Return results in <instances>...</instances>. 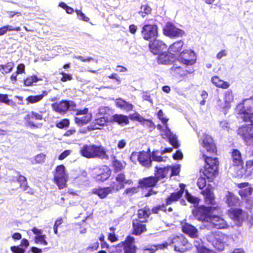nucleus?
<instances>
[{
  "label": "nucleus",
  "instance_id": "f257e3e1",
  "mask_svg": "<svg viewBox=\"0 0 253 253\" xmlns=\"http://www.w3.org/2000/svg\"><path fill=\"white\" fill-rule=\"evenodd\" d=\"M214 208L211 207L202 206L193 211L196 218L203 221L201 228L211 229L213 228L224 229L227 227L226 221L222 217L212 214Z\"/></svg>",
  "mask_w": 253,
  "mask_h": 253
},
{
  "label": "nucleus",
  "instance_id": "f03ea898",
  "mask_svg": "<svg viewBox=\"0 0 253 253\" xmlns=\"http://www.w3.org/2000/svg\"><path fill=\"white\" fill-rule=\"evenodd\" d=\"M80 154L86 158H99L108 160L109 156L106 153L104 148L101 145L84 144L80 149Z\"/></svg>",
  "mask_w": 253,
  "mask_h": 253
},
{
  "label": "nucleus",
  "instance_id": "7ed1b4c3",
  "mask_svg": "<svg viewBox=\"0 0 253 253\" xmlns=\"http://www.w3.org/2000/svg\"><path fill=\"white\" fill-rule=\"evenodd\" d=\"M172 148H165L164 150L153 151L151 155H149L146 152H140L139 162L140 165L146 168H149L151 165L152 160L161 162H165L167 159L166 157H162L160 154L162 155L167 152H171Z\"/></svg>",
  "mask_w": 253,
  "mask_h": 253
},
{
  "label": "nucleus",
  "instance_id": "20e7f679",
  "mask_svg": "<svg viewBox=\"0 0 253 253\" xmlns=\"http://www.w3.org/2000/svg\"><path fill=\"white\" fill-rule=\"evenodd\" d=\"M158 117L161 120L164 125H160L157 126V128L161 130V135L164 139H169L170 143L175 148L179 146L177 142V137L175 134H173L168 127L167 122L168 119L164 117V114L162 110H160L157 113Z\"/></svg>",
  "mask_w": 253,
  "mask_h": 253
},
{
  "label": "nucleus",
  "instance_id": "39448f33",
  "mask_svg": "<svg viewBox=\"0 0 253 253\" xmlns=\"http://www.w3.org/2000/svg\"><path fill=\"white\" fill-rule=\"evenodd\" d=\"M236 110L238 114L243 115L244 121L253 123V98L244 100L237 105Z\"/></svg>",
  "mask_w": 253,
  "mask_h": 253
},
{
  "label": "nucleus",
  "instance_id": "423d86ee",
  "mask_svg": "<svg viewBox=\"0 0 253 253\" xmlns=\"http://www.w3.org/2000/svg\"><path fill=\"white\" fill-rule=\"evenodd\" d=\"M202 153L205 157L206 165L202 172L207 179L211 180L217 173V159L216 158H212L207 156L203 152Z\"/></svg>",
  "mask_w": 253,
  "mask_h": 253
},
{
  "label": "nucleus",
  "instance_id": "0eeeda50",
  "mask_svg": "<svg viewBox=\"0 0 253 253\" xmlns=\"http://www.w3.org/2000/svg\"><path fill=\"white\" fill-rule=\"evenodd\" d=\"M187 240L182 236H175L171 238H169L168 241L163 244L157 245V249H164L168 247V246L172 245L174 250L179 252H184L186 249L187 245Z\"/></svg>",
  "mask_w": 253,
  "mask_h": 253
},
{
  "label": "nucleus",
  "instance_id": "6e6552de",
  "mask_svg": "<svg viewBox=\"0 0 253 253\" xmlns=\"http://www.w3.org/2000/svg\"><path fill=\"white\" fill-rule=\"evenodd\" d=\"M208 241L212 243L215 249L219 251L224 249L225 246L228 245L229 237L221 232H218L207 238Z\"/></svg>",
  "mask_w": 253,
  "mask_h": 253
},
{
  "label": "nucleus",
  "instance_id": "1a4fd4ad",
  "mask_svg": "<svg viewBox=\"0 0 253 253\" xmlns=\"http://www.w3.org/2000/svg\"><path fill=\"white\" fill-rule=\"evenodd\" d=\"M54 179L59 189H63L66 186L68 176L63 165H59L56 167Z\"/></svg>",
  "mask_w": 253,
  "mask_h": 253
},
{
  "label": "nucleus",
  "instance_id": "9d476101",
  "mask_svg": "<svg viewBox=\"0 0 253 253\" xmlns=\"http://www.w3.org/2000/svg\"><path fill=\"white\" fill-rule=\"evenodd\" d=\"M143 38L147 41L155 40L158 35V27L155 24H145L141 30Z\"/></svg>",
  "mask_w": 253,
  "mask_h": 253
},
{
  "label": "nucleus",
  "instance_id": "9b49d317",
  "mask_svg": "<svg viewBox=\"0 0 253 253\" xmlns=\"http://www.w3.org/2000/svg\"><path fill=\"white\" fill-rule=\"evenodd\" d=\"M131 183V181L130 180H127L126 178L124 173H119L117 174L115 179L112 180L110 186L114 192H117L124 188L126 184H130Z\"/></svg>",
  "mask_w": 253,
  "mask_h": 253
},
{
  "label": "nucleus",
  "instance_id": "f8f14e48",
  "mask_svg": "<svg viewBox=\"0 0 253 253\" xmlns=\"http://www.w3.org/2000/svg\"><path fill=\"white\" fill-rule=\"evenodd\" d=\"M52 109L60 114H64L68 110H73L75 104L73 101H61L51 105Z\"/></svg>",
  "mask_w": 253,
  "mask_h": 253
},
{
  "label": "nucleus",
  "instance_id": "ddd939ff",
  "mask_svg": "<svg viewBox=\"0 0 253 253\" xmlns=\"http://www.w3.org/2000/svg\"><path fill=\"white\" fill-rule=\"evenodd\" d=\"M163 32L166 36L170 38L181 37L184 34V32L182 30L176 28L170 22L166 24L163 29Z\"/></svg>",
  "mask_w": 253,
  "mask_h": 253
},
{
  "label": "nucleus",
  "instance_id": "4468645a",
  "mask_svg": "<svg viewBox=\"0 0 253 253\" xmlns=\"http://www.w3.org/2000/svg\"><path fill=\"white\" fill-rule=\"evenodd\" d=\"M179 61L186 65L194 64L196 60L195 53L191 50H185L182 52L179 57Z\"/></svg>",
  "mask_w": 253,
  "mask_h": 253
},
{
  "label": "nucleus",
  "instance_id": "2eb2a0df",
  "mask_svg": "<svg viewBox=\"0 0 253 253\" xmlns=\"http://www.w3.org/2000/svg\"><path fill=\"white\" fill-rule=\"evenodd\" d=\"M229 215L238 225L247 217V214L245 211L239 209L233 208H231L229 211Z\"/></svg>",
  "mask_w": 253,
  "mask_h": 253
},
{
  "label": "nucleus",
  "instance_id": "dca6fc26",
  "mask_svg": "<svg viewBox=\"0 0 253 253\" xmlns=\"http://www.w3.org/2000/svg\"><path fill=\"white\" fill-rule=\"evenodd\" d=\"M94 173L95 174L94 178L96 180L104 181L110 177L111 171L108 167L103 166L101 168L96 169Z\"/></svg>",
  "mask_w": 253,
  "mask_h": 253
},
{
  "label": "nucleus",
  "instance_id": "f3484780",
  "mask_svg": "<svg viewBox=\"0 0 253 253\" xmlns=\"http://www.w3.org/2000/svg\"><path fill=\"white\" fill-rule=\"evenodd\" d=\"M202 147L206 151L212 154L215 152L216 147L212 137L208 134H205L202 138Z\"/></svg>",
  "mask_w": 253,
  "mask_h": 253
},
{
  "label": "nucleus",
  "instance_id": "a211bd4d",
  "mask_svg": "<svg viewBox=\"0 0 253 253\" xmlns=\"http://www.w3.org/2000/svg\"><path fill=\"white\" fill-rule=\"evenodd\" d=\"M151 51L154 54H160L166 51L167 46L161 41L155 40L152 43L149 44Z\"/></svg>",
  "mask_w": 253,
  "mask_h": 253
},
{
  "label": "nucleus",
  "instance_id": "6ab92c4d",
  "mask_svg": "<svg viewBox=\"0 0 253 253\" xmlns=\"http://www.w3.org/2000/svg\"><path fill=\"white\" fill-rule=\"evenodd\" d=\"M182 231L192 238H198L199 232L193 225L188 223H184L182 226Z\"/></svg>",
  "mask_w": 253,
  "mask_h": 253
},
{
  "label": "nucleus",
  "instance_id": "aec40b11",
  "mask_svg": "<svg viewBox=\"0 0 253 253\" xmlns=\"http://www.w3.org/2000/svg\"><path fill=\"white\" fill-rule=\"evenodd\" d=\"M232 161L233 165L236 166L239 170H243V161L241 152L237 149H234L232 152Z\"/></svg>",
  "mask_w": 253,
  "mask_h": 253
},
{
  "label": "nucleus",
  "instance_id": "412c9836",
  "mask_svg": "<svg viewBox=\"0 0 253 253\" xmlns=\"http://www.w3.org/2000/svg\"><path fill=\"white\" fill-rule=\"evenodd\" d=\"M125 253H136V247L134 245V238L128 236L123 243Z\"/></svg>",
  "mask_w": 253,
  "mask_h": 253
},
{
  "label": "nucleus",
  "instance_id": "4be33fe9",
  "mask_svg": "<svg viewBox=\"0 0 253 253\" xmlns=\"http://www.w3.org/2000/svg\"><path fill=\"white\" fill-rule=\"evenodd\" d=\"M179 187L180 190L178 191L172 193L167 199L166 204L167 205H170L172 202L177 201L181 197L184 192L185 185L183 184H180Z\"/></svg>",
  "mask_w": 253,
  "mask_h": 253
},
{
  "label": "nucleus",
  "instance_id": "5701e85b",
  "mask_svg": "<svg viewBox=\"0 0 253 253\" xmlns=\"http://www.w3.org/2000/svg\"><path fill=\"white\" fill-rule=\"evenodd\" d=\"M142 222L137 219L133 221L132 225L134 234L138 235L146 230V226Z\"/></svg>",
  "mask_w": 253,
  "mask_h": 253
},
{
  "label": "nucleus",
  "instance_id": "b1692460",
  "mask_svg": "<svg viewBox=\"0 0 253 253\" xmlns=\"http://www.w3.org/2000/svg\"><path fill=\"white\" fill-rule=\"evenodd\" d=\"M225 200L229 206H236L239 204V198L232 193L228 191L225 195Z\"/></svg>",
  "mask_w": 253,
  "mask_h": 253
},
{
  "label": "nucleus",
  "instance_id": "393cba45",
  "mask_svg": "<svg viewBox=\"0 0 253 253\" xmlns=\"http://www.w3.org/2000/svg\"><path fill=\"white\" fill-rule=\"evenodd\" d=\"M114 192L111 187H107L105 188H100L98 189H94L93 193L97 194L100 198H105L109 194Z\"/></svg>",
  "mask_w": 253,
  "mask_h": 253
},
{
  "label": "nucleus",
  "instance_id": "a878e982",
  "mask_svg": "<svg viewBox=\"0 0 253 253\" xmlns=\"http://www.w3.org/2000/svg\"><path fill=\"white\" fill-rule=\"evenodd\" d=\"M202 193L205 197V201L208 204L214 205V196L211 189L207 188L202 192Z\"/></svg>",
  "mask_w": 253,
  "mask_h": 253
},
{
  "label": "nucleus",
  "instance_id": "bb28decb",
  "mask_svg": "<svg viewBox=\"0 0 253 253\" xmlns=\"http://www.w3.org/2000/svg\"><path fill=\"white\" fill-rule=\"evenodd\" d=\"M151 214V211L149 209L145 207L144 209H140L138 211L137 216L139 221L141 222H146L147 218Z\"/></svg>",
  "mask_w": 253,
  "mask_h": 253
},
{
  "label": "nucleus",
  "instance_id": "cd10ccee",
  "mask_svg": "<svg viewBox=\"0 0 253 253\" xmlns=\"http://www.w3.org/2000/svg\"><path fill=\"white\" fill-rule=\"evenodd\" d=\"M157 182L155 177H149L140 180L139 184L141 187H152L154 186Z\"/></svg>",
  "mask_w": 253,
  "mask_h": 253
},
{
  "label": "nucleus",
  "instance_id": "c85d7f7f",
  "mask_svg": "<svg viewBox=\"0 0 253 253\" xmlns=\"http://www.w3.org/2000/svg\"><path fill=\"white\" fill-rule=\"evenodd\" d=\"M211 81L213 84L218 87L226 89L229 86V84L228 82L223 81L216 76L213 77Z\"/></svg>",
  "mask_w": 253,
  "mask_h": 253
},
{
  "label": "nucleus",
  "instance_id": "c756f323",
  "mask_svg": "<svg viewBox=\"0 0 253 253\" xmlns=\"http://www.w3.org/2000/svg\"><path fill=\"white\" fill-rule=\"evenodd\" d=\"M47 94L46 91H44L42 94L38 95H30L26 98V100L27 101V104L28 105L29 103L34 104L37 103L42 100L44 96Z\"/></svg>",
  "mask_w": 253,
  "mask_h": 253
},
{
  "label": "nucleus",
  "instance_id": "7c9ffc66",
  "mask_svg": "<svg viewBox=\"0 0 253 253\" xmlns=\"http://www.w3.org/2000/svg\"><path fill=\"white\" fill-rule=\"evenodd\" d=\"M116 104L118 107L126 110V111L132 110L133 107L131 104H130L121 98H119L116 100Z\"/></svg>",
  "mask_w": 253,
  "mask_h": 253
},
{
  "label": "nucleus",
  "instance_id": "2f4dec72",
  "mask_svg": "<svg viewBox=\"0 0 253 253\" xmlns=\"http://www.w3.org/2000/svg\"><path fill=\"white\" fill-rule=\"evenodd\" d=\"M157 170L155 173V178L157 181L162 179L169 175L167 167L162 168L156 167Z\"/></svg>",
  "mask_w": 253,
  "mask_h": 253
},
{
  "label": "nucleus",
  "instance_id": "473e14b6",
  "mask_svg": "<svg viewBox=\"0 0 253 253\" xmlns=\"http://www.w3.org/2000/svg\"><path fill=\"white\" fill-rule=\"evenodd\" d=\"M171 61V57L167 53L166 51L163 52L158 55V62L163 64H168Z\"/></svg>",
  "mask_w": 253,
  "mask_h": 253
},
{
  "label": "nucleus",
  "instance_id": "72a5a7b5",
  "mask_svg": "<svg viewBox=\"0 0 253 253\" xmlns=\"http://www.w3.org/2000/svg\"><path fill=\"white\" fill-rule=\"evenodd\" d=\"M92 116L91 114H87L86 115L80 116L75 117V123L79 125H83L88 123L91 119Z\"/></svg>",
  "mask_w": 253,
  "mask_h": 253
},
{
  "label": "nucleus",
  "instance_id": "f704fd0d",
  "mask_svg": "<svg viewBox=\"0 0 253 253\" xmlns=\"http://www.w3.org/2000/svg\"><path fill=\"white\" fill-rule=\"evenodd\" d=\"M112 117L114 122L121 125H127L129 123L127 117L124 115L115 114Z\"/></svg>",
  "mask_w": 253,
  "mask_h": 253
},
{
  "label": "nucleus",
  "instance_id": "c9c22d12",
  "mask_svg": "<svg viewBox=\"0 0 253 253\" xmlns=\"http://www.w3.org/2000/svg\"><path fill=\"white\" fill-rule=\"evenodd\" d=\"M183 45V41L180 40L174 42L169 47V50L170 53H176L181 50Z\"/></svg>",
  "mask_w": 253,
  "mask_h": 253
},
{
  "label": "nucleus",
  "instance_id": "e433bc0d",
  "mask_svg": "<svg viewBox=\"0 0 253 253\" xmlns=\"http://www.w3.org/2000/svg\"><path fill=\"white\" fill-rule=\"evenodd\" d=\"M14 67V63L12 62L7 63L5 65H0V71L3 74L10 72Z\"/></svg>",
  "mask_w": 253,
  "mask_h": 253
},
{
  "label": "nucleus",
  "instance_id": "4c0bfd02",
  "mask_svg": "<svg viewBox=\"0 0 253 253\" xmlns=\"http://www.w3.org/2000/svg\"><path fill=\"white\" fill-rule=\"evenodd\" d=\"M167 169L170 176L177 175L179 173L180 166L179 165H175L172 167H167Z\"/></svg>",
  "mask_w": 253,
  "mask_h": 253
},
{
  "label": "nucleus",
  "instance_id": "58836bf2",
  "mask_svg": "<svg viewBox=\"0 0 253 253\" xmlns=\"http://www.w3.org/2000/svg\"><path fill=\"white\" fill-rule=\"evenodd\" d=\"M217 106L221 109L223 110L224 113L226 114L227 111L230 108L231 106L224 100L221 99H218L217 102Z\"/></svg>",
  "mask_w": 253,
  "mask_h": 253
},
{
  "label": "nucleus",
  "instance_id": "ea45409f",
  "mask_svg": "<svg viewBox=\"0 0 253 253\" xmlns=\"http://www.w3.org/2000/svg\"><path fill=\"white\" fill-rule=\"evenodd\" d=\"M109 159L113 160V166L117 170H120L124 168L123 164L121 162L116 159V157L114 154L111 155L109 156Z\"/></svg>",
  "mask_w": 253,
  "mask_h": 253
},
{
  "label": "nucleus",
  "instance_id": "a19ab883",
  "mask_svg": "<svg viewBox=\"0 0 253 253\" xmlns=\"http://www.w3.org/2000/svg\"><path fill=\"white\" fill-rule=\"evenodd\" d=\"M93 123L100 126H104L107 121V118L105 116H95Z\"/></svg>",
  "mask_w": 253,
  "mask_h": 253
},
{
  "label": "nucleus",
  "instance_id": "79ce46f5",
  "mask_svg": "<svg viewBox=\"0 0 253 253\" xmlns=\"http://www.w3.org/2000/svg\"><path fill=\"white\" fill-rule=\"evenodd\" d=\"M46 155L43 153L37 155L32 160V163L33 164L42 163L44 162Z\"/></svg>",
  "mask_w": 253,
  "mask_h": 253
},
{
  "label": "nucleus",
  "instance_id": "37998d69",
  "mask_svg": "<svg viewBox=\"0 0 253 253\" xmlns=\"http://www.w3.org/2000/svg\"><path fill=\"white\" fill-rule=\"evenodd\" d=\"M253 189L251 187H247L244 189H240L238 193L242 197H246L252 193Z\"/></svg>",
  "mask_w": 253,
  "mask_h": 253
},
{
  "label": "nucleus",
  "instance_id": "c03bdc74",
  "mask_svg": "<svg viewBox=\"0 0 253 253\" xmlns=\"http://www.w3.org/2000/svg\"><path fill=\"white\" fill-rule=\"evenodd\" d=\"M46 235L45 234L36 236L35 241L36 243H39L43 245H47V242L45 240Z\"/></svg>",
  "mask_w": 253,
  "mask_h": 253
},
{
  "label": "nucleus",
  "instance_id": "a18cd8bd",
  "mask_svg": "<svg viewBox=\"0 0 253 253\" xmlns=\"http://www.w3.org/2000/svg\"><path fill=\"white\" fill-rule=\"evenodd\" d=\"M224 100H225L231 106V103L234 100V96L230 90H227L225 92L224 95Z\"/></svg>",
  "mask_w": 253,
  "mask_h": 253
},
{
  "label": "nucleus",
  "instance_id": "49530a36",
  "mask_svg": "<svg viewBox=\"0 0 253 253\" xmlns=\"http://www.w3.org/2000/svg\"><path fill=\"white\" fill-rule=\"evenodd\" d=\"M151 8L147 5H144L141 7V11L139 12V14L144 17L146 14L150 13Z\"/></svg>",
  "mask_w": 253,
  "mask_h": 253
},
{
  "label": "nucleus",
  "instance_id": "de8ad7c7",
  "mask_svg": "<svg viewBox=\"0 0 253 253\" xmlns=\"http://www.w3.org/2000/svg\"><path fill=\"white\" fill-rule=\"evenodd\" d=\"M186 196L187 200L195 205H198L199 202V199L197 197H195L190 194L187 191H186Z\"/></svg>",
  "mask_w": 253,
  "mask_h": 253
},
{
  "label": "nucleus",
  "instance_id": "09e8293b",
  "mask_svg": "<svg viewBox=\"0 0 253 253\" xmlns=\"http://www.w3.org/2000/svg\"><path fill=\"white\" fill-rule=\"evenodd\" d=\"M39 80L36 76H33L28 77L25 80H24V84L26 86H30L33 83L37 82Z\"/></svg>",
  "mask_w": 253,
  "mask_h": 253
},
{
  "label": "nucleus",
  "instance_id": "8fccbe9b",
  "mask_svg": "<svg viewBox=\"0 0 253 253\" xmlns=\"http://www.w3.org/2000/svg\"><path fill=\"white\" fill-rule=\"evenodd\" d=\"M27 117L29 119H35L36 120H42V115L41 113L32 111L30 114L27 115Z\"/></svg>",
  "mask_w": 253,
  "mask_h": 253
},
{
  "label": "nucleus",
  "instance_id": "3c124183",
  "mask_svg": "<svg viewBox=\"0 0 253 253\" xmlns=\"http://www.w3.org/2000/svg\"><path fill=\"white\" fill-rule=\"evenodd\" d=\"M108 108L104 106L99 107L95 116H104L106 114Z\"/></svg>",
  "mask_w": 253,
  "mask_h": 253
},
{
  "label": "nucleus",
  "instance_id": "603ef678",
  "mask_svg": "<svg viewBox=\"0 0 253 253\" xmlns=\"http://www.w3.org/2000/svg\"><path fill=\"white\" fill-rule=\"evenodd\" d=\"M140 154V152H132L130 157V160L135 164H136L137 162H139Z\"/></svg>",
  "mask_w": 253,
  "mask_h": 253
},
{
  "label": "nucleus",
  "instance_id": "864d4df0",
  "mask_svg": "<svg viewBox=\"0 0 253 253\" xmlns=\"http://www.w3.org/2000/svg\"><path fill=\"white\" fill-rule=\"evenodd\" d=\"M76 13H77L79 19L87 22L89 21V19L88 17H86L84 13H83L81 10H76Z\"/></svg>",
  "mask_w": 253,
  "mask_h": 253
},
{
  "label": "nucleus",
  "instance_id": "5fc2aeb1",
  "mask_svg": "<svg viewBox=\"0 0 253 253\" xmlns=\"http://www.w3.org/2000/svg\"><path fill=\"white\" fill-rule=\"evenodd\" d=\"M206 185V180L205 177H200L198 178L197 181V185L198 187L202 189Z\"/></svg>",
  "mask_w": 253,
  "mask_h": 253
},
{
  "label": "nucleus",
  "instance_id": "6e6d98bb",
  "mask_svg": "<svg viewBox=\"0 0 253 253\" xmlns=\"http://www.w3.org/2000/svg\"><path fill=\"white\" fill-rule=\"evenodd\" d=\"M69 121L68 119H63L60 122L56 124V126L60 128H62L65 126H68Z\"/></svg>",
  "mask_w": 253,
  "mask_h": 253
},
{
  "label": "nucleus",
  "instance_id": "4d7b16f0",
  "mask_svg": "<svg viewBox=\"0 0 253 253\" xmlns=\"http://www.w3.org/2000/svg\"><path fill=\"white\" fill-rule=\"evenodd\" d=\"M0 102L4 103L6 104H9L10 100L8 98V95L7 94L0 93Z\"/></svg>",
  "mask_w": 253,
  "mask_h": 253
},
{
  "label": "nucleus",
  "instance_id": "13d9d810",
  "mask_svg": "<svg viewBox=\"0 0 253 253\" xmlns=\"http://www.w3.org/2000/svg\"><path fill=\"white\" fill-rule=\"evenodd\" d=\"M60 74L62 75V77L61 79L62 82H65L67 81H70L72 79V77L71 75L65 73L63 72L60 73Z\"/></svg>",
  "mask_w": 253,
  "mask_h": 253
},
{
  "label": "nucleus",
  "instance_id": "bf43d9fd",
  "mask_svg": "<svg viewBox=\"0 0 253 253\" xmlns=\"http://www.w3.org/2000/svg\"><path fill=\"white\" fill-rule=\"evenodd\" d=\"M11 251L13 253H24L25 250L18 246H12L10 248Z\"/></svg>",
  "mask_w": 253,
  "mask_h": 253
},
{
  "label": "nucleus",
  "instance_id": "052dcab7",
  "mask_svg": "<svg viewBox=\"0 0 253 253\" xmlns=\"http://www.w3.org/2000/svg\"><path fill=\"white\" fill-rule=\"evenodd\" d=\"M196 240H195L194 242V245L195 247L197 248V251L199 250V249L200 248H202V247L203 246V241L201 239L198 238H196Z\"/></svg>",
  "mask_w": 253,
  "mask_h": 253
},
{
  "label": "nucleus",
  "instance_id": "680f3d73",
  "mask_svg": "<svg viewBox=\"0 0 253 253\" xmlns=\"http://www.w3.org/2000/svg\"><path fill=\"white\" fill-rule=\"evenodd\" d=\"M143 125L144 126L150 127V128H153L154 127V124L153 122L151 121L145 120L143 118V121L142 122H141Z\"/></svg>",
  "mask_w": 253,
  "mask_h": 253
},
{
  "label": "nucleus",
  "instance_id": "e2e57ef3",
  "mask_svg": "<svg viewBox=\"0 0 253 253\" xmlns=\"http://www.w3.org/2000/svg\"><path fill=\"white\" fill-rule=\"evenodd\" d=\"M62 221L61 218H58L55 221L53 226L54 232L55 234H57V228L58 226L62 223Z\"/></svg>",
  "mask_w": 253,
  "mask_h": 253
},
{
  "label": "nucleus",
  "instance_id": "0e129e2a",
  "mask_svg": "<svg viewBox=\"0 0 253 253\" xmlns=\"http://www.w3.org/2000/svg\"><path fill=\"white\" fill-rule=\"evenodd\" d=\"M70 150H66L64 151L59 155V156L58 157V159L60 160H62L64 159L65 158H66L68 156L70 155Z\"/></svg>",
  "mask_w": 253,
  "mask_h": 253
},
{
  "label": "nucleus",
  "instance_id": "69168bd1",
  "mask_svg": "<svg viewBox=\"0 0 253 253\" xmlns=\"http://www.w3.org/2000/svg\"><path fill=\"white\" fill-rule=\"evenodd\" d=\"M172 157L174 160H180L183 158V154L180 151L177 150Z\"/></svg>",
  "mask_w": 253,
  "mask_h": 253
},
{
  "label": "nucleus",
  "instance_id": "338daca9",
  "mask_svg": "<svg viewBox=\"0 0 253 253\" xmlns=\"http://www.w3.org/2000/svg\"><path fill=\"white\" fill-rule=\"evenodd\" d=\"M226 56H227V51H226V50L224 49L221 50L219 52H218L216 54V57L218 59H220L222 57H225Z\"/></svg>",
  "mask_w": 253,
  "mask_h": 253
},
{
  "label": "nucleus",
  "instance_id": "774afa93",
  "mask_svg": "<svg viewBox=\"0 0 253 253\" xmlns=\"http://www.w3.org/2000/svg\"><path fill=\"white\" fill-rule=\"evenodd\" d=\"M198 252L199 253H214L213 251L208 249L204 246L200 248Z\"/></svg>",
  "mask_w": 253,
  "mask_h": 253
}]
</instances>
